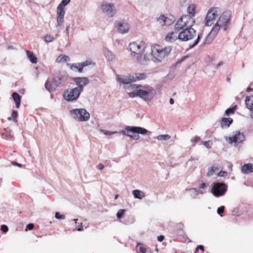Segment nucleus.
<instances>
[{
    "label": "nucleus",
    "mask_w": 253,
    "mask_h": 253,
    "mask_svg": "<svg viewBox=\"0 0 253 253\" xmlns=\"http://www.w3.org/2000/svg\"><path fill=\"white\" fill-rule=\"evenodd\" d=\"M171 46L163 48L161 45L156 44L151 47V55L152 60L155 62H161L168 57L171 51Z\"/></svg>",
    "instance_id": "obj_1"
},
{
    "label": "nucleus",
    "mask_w": 253,
    "mask_h": 253,
    "mask_svg": "<svg viewBox=\"0 0 253 253\" xmlns=\"http://www.w3.org/2000/svg\"><path fill=\"white\" fill-rule=\"evenodd\" d=\"M148 132L146 129L140 126H127L124 130H121L120 133L133 139L138 140L140 137L139 134L144 135Z\"/></svg>",
    "instance_id": "obj_2"
},
{
    "label": "nucleus",
    "mask_w": 253,
    "mask_h": 253,
    "mask_svg": "<svg viewBox=\"0 0 253 253\" xmlns=\"http://www.w3.org/2000/svg\"><path fill=\"white\" fill-rule=\"evenodd\" d=\"M72 117L79 122H85L90 118L89 113L84 109H74L70 111Z\"/></svg>",
    "instance_id": "obj_3"
},
{
    "label": "nucleus",
    "mask_w": 253,
    "mask_h": 253,
    "mask_svg": "<svg viewBox=\"0 0 253 253\" xmlns=\"http://www.w3.org/2000/svg\"><path fill=\"white\" fill-rule=\"evenodd\" d=\"M227 185L223 182H213L212 184L211 192L216 197L223 196L227 190Z\"/></svg>",
    "instance_id": "obj_4"
},
{
    "label": "nucleus",
    "mask_w": 253,
    "mask_h": 253,
    "mask_svg": "<svg viewBox=\"0 0 253 253\" xmlns=\"http://www.w3.org/2000/svg\"><path fill=\"white\" fill-rule=\"evenodd\" d=\"M146 45L142 42H135L129 44V49L131 56H137L144 52Z\"/></svg>",
    "instance_id": "obj_5"
},
{
    "label": "nucleus",
    "mask_w": 253,
    "mask_h": 253,
    "mask_svg": "<svg viewBox=\"0 0 253 253\" xmlns=\"http://www.w3.org/2000/svg\"><path fill=\"white\" fill-rule=\"evenodd\" d=\"M196 36V31L191 27L184 29L178 35V39L184 42L190 40Z\"/></svg>",
    "instance_id": "obj_6"
},
{
    "label": "nucleus",
    "mask_w": 253,
    "mask_h": 253,
    "mask_svg": "<svg viewBox=\"0 0 253 253\" xmlns=\"http://www.w3.org/2000/svg\"><path fill=\"white\" fill-rule=\"evenodd\" d=\"M138 97L145 101L151 100L156 94V90L153 87L148 88L147 89H137Z\"/></svg>",
    "instance_id": "obj_7"
},
{
    "label": "nucleus",
    "mask_w": 253,
    "mask_h": 253,
    "mask_svg": "<svg viewBox=\"0 0 253 253\" xmlns=\"http://www.w3.org/2000/svg\"><path fill=\"white\" fill-rule=\"evenodd\" d=\"M80 88L81 87H76L70 90H66L64 94L65 99L68 101L76 100L82 91V88L80 89Z\"/></svg>",
    "instance_id": "obj_8"
},
{
    "label": "nucleus",
    "mask_w": 253,
    "mask_h": 253,
    "mask_svg": "<svg viewBox=\"0 0 253 253\" xmlns=\"http://www.w3.org/2000/svg\"><path fill=\"white\" fill-rule=\"evenodd\" d=\"M231 14L230 11L223 12L219 17L217 23L225 31L230 24Z\"/></svg>",
    "instance_id": "obj_9"
},
{
    "label": "nucleus",
    "mask_w": 253,
    "mask_h": 253,
    "mask_svg": "<svg viewBox=\"0 0 253 253\" xmlns=\"http://www.w3.org/2000/svg\"><path fill=\"white\" fill-rule=\"evenodd\" d=\"M102 12L109 17H112L116 13V7L114 4L104 2L100 6Z\"/></svg>",
    "instance_id": "obj_10"
},
{
    "label": "nucleus",
    "mask_w": 253,
    "mask_h": 253,
    "mask_svg": "<svg viewBox=\"0 0 253 253\" xmlns=\"http://www.w3.org/2000/svg\"><path fill=\"white\" fill-rule=\"evenodd\" d=\"M68 78V75L65 71H60L56 73L53 78V82L56 87L65 83Z\"/></svg>",
    "instance_id": "obj_11"
},
{
    "label": "nucleus",
    "mask_w": 253,
    "mask_h": 253,
    "mask_svg": "<svg viewBox=\"0 0 253 253\" xmlns=\"http://www.w3.org/2000/svg\"><path fill=\"white\" fill-rule=\"evenodd\" d=\"M117 81L120 84H130V86L132 88H138V87L141 86V85L138 84H131L132 82H135L133 75H130L129 76L119 75L117 77Z\"/></svg>",
    "instance_id": "obj_12"
},
{
    "label": "nucleus",
    "mask_w": 253,
    "mask_h": 253,
    "mask_svg": "<svg viewBox=\"0 0 253 253\" xmlns=\"http://www.w3.org/2000/svg\"><path fill=\"white\" fill-rule=\"evenodd\" d=\"M217 10V7H213L209 10L206 17V26H211L213 24L215 18L218 15Z\"/></svg>",
    "instance_id": "obj_13"
},
{
    "label": "nucleus",
    "mask_w": 253,
    "mask_h": 253,
    "mask_svg": "<svg viewBox=\"0 0 253 253\" xmlns=\"http://www.w3.org/2000/svg\"><path fill=\"white\" fill-rule=\"evenodd\" d=\"M175 20V17L172 15H169L165 16L164 15H161L158 19L157 21L162 26H169L172 24Z\"/></svg>",
    "instance_id": "obj_14"
},
{
    "label": "nucleus",
    "mask_w": 253,
    "mask_h": 253,
    "mask_svg": "<svg viewBox=\"0 0 253 253\" xmlns=\"http://www.w3.org/2000/svg\"><path fill=\"white\" fill-rule=\"evenodd\" d=\"M245 140V136L243 133L239 131L235 132L234 135L228 138V142L230 144L235 143L236 145Z\"/></svg>",
    "instance_id": "obj_15"
},
{
    "label": "nucleus",
    "mask_w": 253,
    "mask_h": 253,
    "mask_svg": "<svg viewBox=\"0 0 253 253\" xmlns=\"http://www.w3.org/2000/svg\"><path fill=\"white\" fill-rule=\"evenodd\" d=\"M220 28H222L221 27L219 26L218 24H217V23H216L215 25L212 28L211 32L206 37L205 42V43H210L216 37L218 32L219 31Z\"/></svg>",
    "instance_id": "obj_16"
},
{
    "label": "nucleus",
    "mask_w": 253,
    "mask_h": 253,
    "mask_svg": "<svg viewBox=\"0 0 253 253\" xmlns=\"http://www.w3.org/2000/svg\"><path fill=\"white\" fill-rule=\"evenodd\" d=\"M116 27L120 33L126 34L128 32L130 26L126 22L122 20L118 22Z\"/></svg>",
    "instance_id": "obj_17"
},
{
    "label": "nucleus",
    "mask_w": 253,
    "mask_h": 253,
    "mask_svg": "<svg viewBox=\"0 0 253 253\" xmlns=\"http://www.w3.org/2000/svg\"><path fill=\"white\" fill-rule=\"evenodd\" d=\"M183 20L185 28H190L195 24V21L192 16L190 15H183L179 18V21Z\"/></svg>",
    "instance_id": "obj_18"
},
{
    "label": "nucleus",
    "mask_w": 253,
    "mask_h": 253,
    "mask_svg": "<svg viewBox=\"0 0 253 253\" xmlns=\"http://www.w3.org/2000/svg\"><path fill=\"white\" fill-rule=\"evenodd\" d=\"M73 80L76 83L78 87H81L80 89L82 88V91L83 87L89 82L88 79L86 77H76L74 78Z\"/></svg>",
    "instance_id": "obj_19"
},
{
    "label": "nucleus",
    "mask_w": 253,
    "mask_h": 253,
    "mask_svg": "<svg viewBox=\"0 0 253 253\" xmlns=\"http://www.w3.org/2000/svg\"><path fill=\"white\" fill-rule=\"evenodd\" d=\"M178 32L177 30H174V31H172L171 33H169L166 37L165 40L168 42H173L178 38Z\"/></svg>",
    "instance_id": "obj_20"
},
{
    "label": "nucleus",
    "mask_w": 253,
    "mask_h": 253,
    "mask_svg": "<svg viewBox=\"0 0 253 253\" xmlns=\"http://www.w3.org/2000/svg\"><path fill=\"white\" fill-rule=\"evenodd\" d=\"M233 119L231 118H222L220 122L221 128L228 127L233 123Z\"/></svg>",
    "instance_id": "obj_21"
},
{
    "label": "nucleus",
    "mask_w": 253,
    "mask_h": 253,
    "mask_svg": "<svg viewBox=\"0 0 253 253\" xmlns=\"http://www.w3.org/2000/svg\"><path fill=\"white\" fill-rule=\"evenodd\" d=\"M241 170L242 172L245 174L253 172V165L251 163L245 164L242 166Z\"/></svg>",
    "instance_id": "obj_22"
},
{
    "label": "nucleus",
    "mask_w": 253,
    "mask_h": 253,
    "mask_svg": "<svg viewBox=\"0 0 253 253\" xmlns=\"http://www.w3.org/2000/svg\"><path fill=\"white\" fill-rule=\"evenodd\" d=\"M132 193L135 198L139 200H142L145 197V193L143 191L138 189L132 190Z\"/></svg>",
    "instance_id": "obj_23"
},
{
    "label": "nucleus",
    "mask_w": 253,
    "mask_h": 253,
    "mask_svg": "<svg viewBox=\"0 0 253 253\" xmlns=\"http://www.w3.org/2000/svg\"><path fill=\"white\" fill-rule=\"evenodd\" d=\"M12 96L15 103L16 107L18 108L20 105L21 96L16 92L12 93Z\"/></svg>",
    "instance_id": "obj_24"
},
{
    "label": "nucleus",
    "mask_w": 253,
    "mask_h": 253,
    "mask_svg": "<svg viewBox=\"0 0 253 253\" xmlns=\"http://www.w3.org/2000/svg\"><path fill=\"white\" fill-rule=\"evenodd\" d=\"M104 53L106 59L109 61H113L115 59V55L108 49H104Z\"/></svg>",
    "instance_id": "obj_25"
},
{
    "label": "nucleus",
    "mask_w": 253,
    "mask_h": 253,
    "mask_svg": "<svg viewBox=\"0 0 253 253\" xmlns=\"http://www.w3.org/2000/svg\"><path fill=\"white\" fill-rule=\"evenodd\" d=\"M245 104L249 110H252L253 109V96L246 97Z\"/></svg>",
    "instance_id": "obj_26"
},
{
    "label": "nucleus",
    "mask_w": 253,
    "mask_h": 253,
    "mask_svg": "<svg viewBox=\"0 0 253 253\" xmlns=\"http://www.w3.org/2000/svg\"><path fill=\"white\" fill-rule=\"evenodd\" d=\"M26 53L28 59L33 64H36L37 63V58L32 52L27 50Z\"/></svg>",
    "instance_id": "obj_27"
},
{
    "label": "nucleus",
    "mask_w": 253,
    "mask_h": 253,
    "mask_svg": "<svg viewBox=\"0 0 253 253\" xmlns=\"http://www.w3.org/2000/svg\"><path fill=\"white\" fill-rule=\"evenodd\" d=\"M44 85L46 89L49 92H52L55 90L56 88L57 87L54 85V84L53 85V84L48 80L46 81Z\"/></svg>",
    "instance_id": "obj_28"
},
{
    "label": "nucleus",
    "mask_w": 253,
    "mask_h": 253,
    "mask_svg": "<svg viewBox=\"0 0 253 253\" xmlns=\"http://www.w3.org/2000/svg\"><path fill=\"white\" fill-rule=\"evenodd\" d=\"M65 13L57 12V26H61L64 21V17Z\"/></svg>",
    "instance_id": "obj_29"
},
{
    "label": "nucleus",
    "mask_w": 253,
    "mask_h": 253,
    "mask_svg": "<svg viewBox=\"0 0 253 253\" xmlns=\"http://www.w3.org/2000/svg\"><path fill=\"white\" fill-rule=\"evenodd\" d=\"M145 58H146V54L144 52L140 54H138L136 56L137 61L141 65H145Z\"/></svg>",
    "instance_id": "obj_30"
},
{
    "label": "nucleus",
    "mask_w": 253,
    "mask_h": 253,
    "mask_svg": "<svg viewBox=\"0 0 253 253\" xmlns=\"http://www.w3.org/2000/svg\"><path fill=\"white\" fill-rule=\"evenodd\" d=\"M4 132H1V136L5 139L11 138L13 136L11 134V130L8 128H6L3 129Z\"/></svg>",
    "instance_id": "obj_31"
},
{
    "label": "nucleus",
    "mask_w": 253,
    "mask_h": 253,
    "mask_svg": "<svg viewBox=\"0 0 253 253\" xmlns=\"http://www.w3.org/2000/svg\"><path fill=\"white\" fill-rule=\"evenodd\" d=\"M70 60V57L65 55H62L59 56L56 59V62L58 63L68 62Z\"/></svg>",
    "instance_id": "obj_32"
},
{
    "label": "nucleus",
    "mask_w": 253,
    "mask_h": 253,
    "mask_svg": "<svg viewBox=\"0 0 253 253\" xmlns=\"http://www.w3.org/2000/svg\"><path fill=\"white\" fill-rule=\"evenodd\" d=\"M91 64H94V63H93L92 61L91 60H86L85 61L79 63V66H80V69L79 70V72L81 73L83 71V69L84 67H85L86 66L91 65Z\"/></svg>",
    "instance_id": "obj_33"
},
{
    "label": "nucleus",
    "mask_w": 253,
    "mask_h": 253,
    "mask_svg": "<svg viewBox=\"0 0 253 253\" xmlns=\"http://www.w3.org/2000/svg\"><path fill=\"white\" fill-rule=\"evenodd\" d=\"M184 29H185V27L183 24V20H182L181 22L179 21V19L175 25L174 30L179 31L181 30H183Z\"/></svg>",
    "instance_id": "obj_34"
},
{
    "label": "nucleus",
    "mask_w": 253,
    "mask_h": 253,
    "mask_svg": "<svg viewBox=\"0 0 253 253\" xmlns=\"http://www.w3.org/2000/svg\"><path fill=\"white\" fill-rule=\"evenodd\" d=\"M133 76L135 81L137 80H143L147 77V75L145 73H136Z\"/></svg>",
    "instance_id": "obj_35"
},
{
    "label": "nucleus",
    "mask_w": 253,
    "mask_h": 253,
    "mask_svg": "<svg viewBox=\"0 0 253 253\" xmlns=\"http://www.w3.org/2000/svg\"><path fill=\"white\" fill-rule=\"evenodd\" d=\"M195 7L194 4H190L187 8V12L189 14V15L192 17L195 16Z\"/></svg>",
    "instance_id": "obj_36"
},
{
    "label": "nucleus",
    "mask_w": 253,
    "mask_h": 253,
    "mask_svg": "<svg viewBox=\"0 0 253 253\" xmlns=\"http://www.w3.org/2000/svg\"><path fill=\"white\" fill-rule=\"evenodd\" d=\"M158 140H168L170 138V136L169 134H161L155 137Z\"/></svg>",
    "instance_id": "obj_37"
},
{
    "label": "nucleus",
    "mask_w": 253,
    "mask_h": 253,
    "mask_svg": "<svg viewBox=\"0 0 253 253\" xmlns=\"http://www.w3.org/2000/svg\"><path fill=\"white\" fill-rule=\"evenodd\" d=\"M237 106L235 105L234 106L229 108L225 111V114L226 116H230L231 114H233L234 113L235 110L236 109Z\"/></svg>",
    "instance_id": "obj_38"
},
{
    "label": "nucleus",
    "mask_w": 253,
    "mask_h": 253,
    "mask_svg": "<svg viewBox=\"0 0 253 253\" xmlns=\"http://www.w3.org/2000/svg\"><path fill=\"white\" fill-rule=\"evenodd\" d=\"M200 39H201V35L198 34V35H197V37L196 39L195 40V41H194V42L192 43L189 44V48H192L194 47H195L196 45H197L198 43L199 42Z\"/></svg>",
    "instance_id": "obj_39"
},
{
    "label": "nucleus",
    "mask_w": 253,
    "mask_h": 253,
    "mask_svg": "<svg viewBox=\"0 0 253 253\" xmlns=\"http://www.w3.org/2000/svg\"><path fill=\"white\" fill-rule=\"evenodd\" d=\"M137 246L139 248L140 252L142 253H147V250L143 244L138 243Z\"/></svg>",
    "instance_id": "obj_40"
},
{
    "label": "nucleus",
    "mask_w": 253,
    "mask_h": 253,
    "mask_svg": "<svg viewBox=\"0 0 253 253\" xmlns=\"http://www.w3.org/2000/svg\"><path fill=\"white\" fill-rule=\"evenodd\" d=\"M54 38L53 36L47 34L44 36V41L47 42H52Z\"/></svg>",
    "instance_id": "obj_41"
},
{
    "label": "nucleus",
    "mask_w": 253,
    "mask_h": 253,
    "mask_svg": "<svg viewBox=\"0 0 253 253\" xmlns=\"http://www.w3.org/2000/svg\"><path fill=\"white\" fill-rule=\"evenodd\" d=\"M126 211V210H124V209L119 210V211L117 213V218L119 219H121V218H122L123 215H124Z\"/></svg>",
    "instance_id": "obj_42"
},
{
    "label": "nucleus",
    "mask_w": 253,
    "mask_h": 253,
    "mask_svg": "<svg viewBox=\"0 0 253 253\" xmlns=\"http://www.w3.org/2000/svg\"><path fill=\"white\" fill-rule=\"evenodd\" d=\"M217 169L216 168H215L214 167H212L210 169H209L208 172H207V176H211L215 173V170Z\"/></svg>",
    "instance_id": "obj_43"
},
{
    "label": "nucleus",
    "mask_w": 253,
    "mask_h": 253,
    "mask_svg": "<svg viewBox=\"0 0 253 253\" xmlns=\"http://www.w3.org/2000/svg\"><path fill=\"white\" fill-rule=\"evenodd\" d=\"M99 132L100 133H103L104 134L108 135H112L117 132V131H110L106 130H103L102 129H100L99 130Z\"/></svg>",
    "instance_id": "obj_44"
},
{
    "label": "nucleus",
    "mask_w": 253,
    "mask_h": 253,
    "mask_svg": "<svg viewBox=\"0 0 253 253\" xmlns=\"http://www.w3.org/2000/svg\"><path fill=\"white\" fill-rule=\"evenodd\" d=\"M65 6L62 5L61 3L58 5L57 8V12H63L65 13L64 10Z\"/></svg>",
    "instance_id": "obj_45"
},
{
    "label": "nucleus",
    "mask_w": 253,
    "mask_h": 253,
    "mask_svg": "<svg viewBox=\"0 0 253 253\" xmlns=\"http://www.w3.org/2000/svg\"><path fill=\"white\" fill-rule=\"evenodd\" d=\"M55 217L57 219H65V216L63 214L61 215L59 212H56Z\"/></svg>",
    "instance_id": "obj_46"
},
{
    "label": "nucleus",
    "mask_w": 253,
    "mask_h": 253,
    "mask_svg": "<svg viewBox=\"0 0 253 253\" xmlns=\"http://www.w3.org/2000/svg\"><path fill=\"white\" fill-rule=\"evenodd\" d=\"M203 143L204 145L208 149L211 147L212 143L210 141H203Z\"/></svg>",
    "instance_id": "obj_47"
},
{
    "label": "nucleus",
    "mask_w": 253,
    "mask_h": 253,
    "mask_svg": "<svg viewBox=\"0 0 253 253\" xmlns=\"http://www.w3.org/2000/svg\"><path fill=\"white\" fill-rule=\"evenodd\" d=\"M128 96L131 98H133L136 96H138V94L137 93V90L134 91H132L128 93Z\"/></svg>",
    "instance_id": "obj_48"
},
{
    "label": "nucleus",
    "mask_w": 253,
    "mask_h": 253,
    "mask_svg": "<svg viewBox=\"0 0 253 253\" xmlns=\"http://www.w3.org/2000/svg\"><path fill=\"white\" fill-rule=\"evenodd\" d=\"M71 68L72 70L77 69L79 72V70L80 69V66H79V63H75L73 64L71 66Z\"/></svg>",
    "instance_id": "obj_49"
},
{
    "label": "nucleus",
    "mask_w": 253,
    "mask_h": 253,
    "mask_svg": "<svg viewBox=\"0 0 253 253\" xmlns=\"http://www.w3.org/2000/svg\"><path fill=\"white\" fill-rule=\"evenodd\" d=\"M0 229L3 232L6 233L8 231V228L7 225L3 224L1 226Z\"/></svg>",
    "instance_id": "obj_50"
},
{
    "label": "nucleus",
    "mask_w": 253,
    "mask_h": 253,
    "mask_svg": "<svg viewBox=\"0 0 253 253\" xmlns=\"http://www.w3.org/2000/svg\"><path fill=\"white\" fill-rule=\"evenodd\" d=\"M225 207L224 206H221L218 208L217 210V212L218 214H220L221 213H223L224 211Z\"/></svg>",
    "instance_id": "obj_51"
},
{
    "label": "nucleus",
    "mask_w": 253,
    "mask_h": 253,
    "mask_svg": "<svg viewBox=\"0 0 253 253\" xmlns=\"http://www.w3.org/2000/svg\"><path fill=\"white\" fill-rule=\"evenodd\" d=\"M18 116V113L17 111L15 110H13L12 112V117L13 118V119H16V118Z\"/></svg>",
    "instance_id": "obj_52"
},
{
    "label": "nucleus",
    "mask_w": 253,
    "mask_h": 253,
    "mask_svg": "<svg viewBox=\"0 0 253 253\" xmlns=\"http://www.w3.org/2000/svg\"><path fill=\"white\" fill-rule=\"evenodd\" d=\"M201 139L200 137L198 136H196L195 137L193 138V139H191L192 142H194L195 143H197L199 141H200Z\"/></svg>",
    "instance_id": "obj_53"
},
{
    "label": "nucleus",
    "mask_w": 253,
    "mask_h": 253,
    "mask_svg": "<svg viewBox=\"0 0 253 253\" xmlns=\"http://www.w3.org/2000/svg\"><path fill=\"white\" fill-rule=\"evenodd\" d=\"M34 225L33 223H29L26 225V228L28 230H32L34 228Z\"/></svg>",
    "instance_id": "obj_54"
},
{
    "label": "nucleus",
    "mask_w": 253,
    "mask_h": 253,
    "mask_svg": "<svg viewBox=\"0 0 253 253\" xmlns=\"http://www.w3.org/2000/svg\"><path fill=\"white\" fill-rule=\"evenodd\" d=\"M227 174V172L224 171H220L219 173H218V175L219 176H223V177H224L225 176H226Z\"/></svg>",
    "instance_id": "obj_55"
},
{
    "label": "nucleus",
    "mask_w": 253,
    "mask_h": 253,
    "mask_svg": "<svg viewBox=\"0 0 253 253\" xmlns=\"http://www.w3.org/2000/svg\"><path fill=\"white\" fill-rule=\"evenodd\" d=\"M70 1V0H62L61 3L65 6L67 5Z\"/></svg>",
    "instance_id": "obj_56"
},
{
    "label": "nucleus",
    "mask_w": 253,
    "mask_h": 253,
    "mask_svg": "<svg viewBox=\"0 0 253 253\" xmlns=\"http://www.w3.org/2000/svg\"><path fill=\"white\" fill-rule=\"evenodd\" d=\"M11 163L13 166H16L20 168L22 167V165L21 164H19L16 162H11Z\"/></svg>",
    "instance_id": "obj_57"
},
{
    "label": "nucleus",
    "mask_w": 253,
    "mask_h": 253,
    "mask_svg": "<svg viewBox=\"0 0 253 253\" xmlns=\"http://www.w3.org/2000/svg\"><path fill=\"white\" fill-rule=\"evenodd\" d=\"M104 166L102 164H99L97 166V168L100 170L103 169H104Z\"/></svg>",
    "instance_id": "obj_58"
},
{
    "label": "nucleus",
    "mask_w": 253,
    "mask_h": 253,
    "mask_svg": "<svg viewBox=\"0 0 253 253\" xmlns=\"http://www.w3.org/2000/svg\"><path fill=\"white\" fill-rule=\"evenodd\" d=\"M77 230L79 231H82L83 230V224L81 223L80 225L77 227Z\"/></svg>",
    "instance_id": "obj_59"
},
{
    "label": "nucleus",
    "mask_w": 253,
    "mask_h": 253,
    "mask_svg": "<svg viewBox=\"0 0 253 253\" xmlns=\"http://www.w3.org/2000/svg\"><path fill=\"white\" fill-rule=\"evenodd\" d=\"M164 239V236L163 235H161L158 237V240L159 242H162Z\"/></svg>",
    "instance_id": "obj_60"
},
{
    "label": "nucleus",
    "mask_w": 253,
    "mask_h": 253,
    "mask_svg": "<svg viewBox=\"0 0 253 253\" xmlns=\"http://www.w3.org/2000/svg\"><path fill=\"white\" fill-rule=\"evenodd\" d=\"M206 187H207V184L205 183H202L200 185V188H202V189H204V188H205Z\"/></svg>",
    "instance_id": "obj_61"
},
{
    "label": "nucleus",
    "mask_w": 253,
    "mask_h": 253,
    "mask_svg": "<svg viewBox=\"0 0 253 253\" xmlns=\"http://www.w3.org/2000/svg\"><path fill=\"white\" fill-rule=\"evenodd\" d=\"M223 64V62L222 61H220L219 63H218L216 66V68L217 69L218 68H219L220 66L222 65Z\"/></svg>",
    "instance_id": "obj_62"
},
{
    "label": "nucleus",
    "mask_w": 253,
    "mask_h": 253,
    "mask_svg": "<svg viewBox=\"0 0 253 253\" xmlns=\"http://www.w3.org/2000/svg\"><path fill=\"white\" fill-rule=\"evenodd\" d=\"M197 248H198L199 250H201L202 251H204V247L202 245H200V246H198Z\"/></svg>",
    "instance_id": "obj_63"
},
{
    "label": "nucleus",
    "mask_w": 253,
    "mask_h": 253,
    "mask_svg": "<svg viewBox=\"0 0 253 253\" xmlns=\"http://www.w3.org/2000/svg\"><path fill=\"white\" fill-rule=\"evenodd\" d=\"M174 100L172 98H170V99H169V103L171 104V105H172L174 104Z\"/></svg>",
    "instance_id": "obj_64"
}]
</instances>
